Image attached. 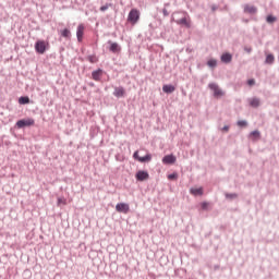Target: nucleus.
Returning a JSON list of instances; mask_svg holds the SVG:
<instances>
[{"label": "nucleus", "instance_id": "f257e3e1", "mask_svg": "<svg viewBox=\"0 0 279 279\" xmlns=\"http://www.w3.org/2000/svg\"><path fill=\"white\" fill-rule=\"evenodd\" d=\"M208 88L214 93V97L216 99H221V97L226 96V92H223V89H221L217 83H209Z\"/></svg>", "mask_w": 279, "mask_h": 279}, {"label": "nucleus", "instance_id": "f03ea898", "mask_svg": "<svg viewBox=\"0 0 279 279\" xmlns=\"http://www.w3.org/2000/svg\"><path fill=\"white\" fill-rule=\"evenodd\" d=\"M138 19H141V12L137 9H132L128 16L129 23L136 25V23H138Z\"/></svg>", "mask_w": 279, "mask_h": 279}, {"label": "nucleus", "instance_id": "7ed1b4c3", "mask_svg": "<svg viewBox=\"0 0 279 279\" xmlns=\"http://www.w3.org/2000/svg\"><path fill=\"white\" fill-rule=\"evenodd\" d=\"M36 121H34V119L32 118L22 119L16 122V128H19L20 130L23 128H32V125H34Z\"/></svg>", "mask_w": 279, "mask_h": 279}, {"label": "nucleus", "instance_id": "20e7f679", "mask_svg": "<svg viewBox=\"0 0 279 279\" xmlns=\"http://www.w3.org/2000/svg\"><path fill=\"white\" fill-rule=\"evenodd\" d=\"M47 47H49V44L46 43L45 40H37L35 44V50L37 53H45L47 51Z\"/></svg>", "mask_w": 279, "mask_h": 279}, {"label": "nucleus", "instance_id": "39448f33", "mask_svg": "<svg viewBox=\"0 0 279 279\" xmlns=\"http://www.w3.org/2000/svg\"><path fill=\"white\" fill-rule=\"evenodd\" d=\"M134 160L137 162H151V154H146L144 157L138 156V150L133 154Z\"/></svg>", "mask_w": 279, "mask_h": 279}, {"label": "nucleus", "instance_id": "423d86ee", "mask_svg": "<svg viewBox=\"0 0 279 279\" xmlns=\"http://www.w3.org/2000/svg\"><path fill=\"white\" fill-rule=\"evenodd\" d=\"M117 213L128 215L130 213V205L128 203H119L116 205Z\"/></svg>", "mask_w": 279, "mask_h": 279}, {"label": "nucleus", "instance_id": "0eeeda50", "mask_svg": "<svg viewBox=\"0 0 279 279\" xmlns=\"http://www.w3.org/2000/svg\"><path fill=\"white\" fill-rule=\"evenodd\" d=\"M135 178L138 182H145V180H149V172L145 170H140L135 174Z\"/></svg>", "mask_w": 279, "mask_h": 279}, {"label": "nucleus", "instance_id": "6e6552de", "mask_svg": "<svg viewBox=\"0 0 279 279\" xmlns=\"http://www.w3.org/2000/svg\"><path fill=\"white\" fill-rule=\"evenodd\" d=\"M86 29V26L84 24H80L76 29V38L78 43H82L84 40V31Z\"/></svg>", "mask_w": 279, "mask_h": 279}, {"label": "nucleus", "instance_id": "1a4fd4ad", "mask_svg": "<svg viewBox=\"0 0 279 279\" xmlns=\"http://www.w3.org/2000/svg\"><path fill=\"white\" fill-rule=\"evenodd\" d=\"M175 23H178V25H184V27H191V17L183 16L182 19L177 20Z\"/></svg>", "mask_w": 279, "mask_h": 279}, {"label": "nucleus", "instance_id": "9d476101", "mask_svg": "<svg viewBox=\"0 0 279 279\" xmlns=\"http://www.w3.org/2000/svg\"><path fill=\"white\" fill-rule=\"evenodd\" d=\"M113 95L119 99L121 97H125V88L119 86L114 87Z\"/></svg>", "mask_w": 279, "mask_h": 279}, {"label": "nucleus", "instance_id": "9b49d317", "mask_svg": "<svg viewBox=\"0 0 279 279\" xmlns=\"http://www.w3.org/2000/svg\"><path fill=\"white\" fill-rule=\"evenodd\" d=\"M244 12L245 14H256L258 12V9H256V7L252 4H245Z\"/></svg>", "mask_w": 279, "mask_h": 279}, {"label": "nucleus", "instance_id": "f8f14e48", "mask_svg": "<svg viewBox=\"0 0 279 279\" xmlns=\"http://www.w3.org/2000/svg\"><path fill=\"white\" fill-rule=\"evenodd\" d=\"M163 165H174L175 162V156L173 155H167L162 158Z\"/></svg>", "mask_w": 279, "mask_h": 279}, {"label": "nucleus", "instance_id": "ddd939ff", "mask_svg": "<svg viewBox=\"0 0 279 279\" xmlns=\"http://www.w3.org/2000/svg\"><path fill=\"white\" fill-rule=\"evenodd\" d=\"M221 62H225V64H230L232 62V54L226 52L220 58Z\"/></svg>", "mask_w": 279, "mask_h": 279}, {"label": "nucleus", "instance_id": "4468645a", "mask_svg": "<svg viewBox=\"0 0 279 279\" xmlns=\"http://www.w3.org/2000/svg\"><path fill=\"white\" fill-rule=\"evenodd\" d=\"M162 90H163V93H166L167 95H169V94L175 92V86H173V85H163V86H162Z\"/></svg>", "mask_w": 279, "mask_h": 279}, {"label": "nucleus", "instance_id": "2eb2a0df", "mask_svg": "<svg viewBox=\"0 0 279 279\" xmlns=\"http://www.w3.org/2000/svg\"><path fill=\"white\" fill-rule=\"evenodd\" d=\"M248 104L252 108H258V106H260V99L251 98V99H248Z\"/></svg>", "mask_w": 279, "mask_h": 279}, {"label": "nucleus", "instance_id": "dca6fc26", "mask_svg": "<svg viewBox=\"0 0 279 279\" xmlns=\"http://www.w3.org/2000/svg\"><path fill=\"white\" fill-rule=\"evenodd\" d=\"M190 193H191L192 195H195V196H197V195H204V190H203L202 187H192V189L190 190Z\"/></svg>", "mask_w": 279, "mask_h": 279}, {"label": "nucleus", "instance_id": "f3484780", "mask_svg": "<svg viewBox=\"0 0 279 279\" xmlns=\"http://www.w3.org/2000/svg\"><path fill=\"white\" fill-rule=\"evenodd\" d=\"M109 50L112 51V53H119L121 47H119V44L117 43H111Z\"/></svg>", "mask_w": 279, "mask_h": 279}, {"label": "nucleus", "instance_id": "a211bd4d", "mask_svg": "<svg viewBox=\"0 0 279 279\" xmlns=\"http://www.w3.org/2000/svg\"><path fill=\"white\" fill-rule=\"evenodd\" d=\"M101 73H102L101 70L94 71L92 73L93 80H95V82H99V80H101Z\"/></svg>", "mask_w": 279, "mask_h": 279}, {"label": "nucleus", "instance_id": "6ab92c4d", "mask_svg": "<svg viewBox=\"0 0 279 279\" xmlns=\"http://www.w3.org/2000/svg\"><path fill=\"white\" fill-rule=\"evenodd\" d=\"M250 138H251V141H258V138H260V132H258V131H253V132L250 134Z\"/></svg>", "mask_w": 279, "mask_h": 279}, {"label": "nucleus", "instance_id": "aec40b11", "mask_svg": "<svg viewBox=\"0 0 279 279\" xmlns=\"http://www.w3.org/2000/svg\"><path fill=\"white\" fill-rule=\"evenodd\" d=\"M61 36H63V38H71V31H69V28L63 29Z\"/></svg>", "mask_w": 279, "mask_h": 279}, {"label": "nucleus", "instance_id": "412c9836", "mask_svg": "<svg viewBox=\"0 0 279 279\" xmlns=\"http://www.w3.org/2000/svg\"><path fill=\"white\" fill-rule=\"evenodd\" d=\"M57 206H66V198L59 197L57 201Z\"/></svg>", "mask_w": 279, "mask_h": 279}, {"label": "nucleus", "instance_id": "4be33fe9", "mask_svg": "<svg viewBox=\"0 0 279 279\" xmlns=\"http://www.w3.org/2000/svg\"><path fill=\"white\" fill-rule=\"evenodd\" d=\"M276 59H275V57H274V54H268L267 57H266V62H267V64H274V61H275Z\"/></svg>", "mask_w": 279, "mask_h": 279}, {"label": "nucleus", "instance_id": "5701e85b", "mask_svg": "<svg viewBox=\"0 0 279 279\" xmlns=\"http://www.w3.org/2000/svg\"><path fill=\"white\" fill-rule=\"evenodd\" d=\"M207 65L210 66L211 69H215V66H217V60L210 59V60L207 62Z\"/></svg>", "mask_w": 279, "mask_h": 279}, {"label": "nucleus", "instance_id": "b1692460", "mask_svg": "<svg viewBox=\"0 0 279 279\" xmlns=\"http://www.w3.org/2000/svg\"><path fill=\"white\" fill-rule=\"evenodd\" d=\"M19 104H22V105L29 104V97H20Z\"/></svg>", "mask_w": 279, "mask_h": 279}, {"label": "nucleus", "instance_id": "393cba45", "mask_svg": "<svg viewBox=\"0 0 279 279\" xmlns=\"http://www.w3.org/2000/svg\"><path fill=\"white\" fill-rule=\"evenodd\" d=\"M266 21H267V23H276V21H278V19H276V16H274V15H268L266 17Z\"/></svg>", "mask_w": 279, "mask_h": 279}, {"label": "nucleus", "instance_id": "a878e982", "mask_svg": "<svg viewBox=\"0 0 279 279\" xmlns=\"http://www.w3.org/2000/svg\"><path fill=\"white\" fill-rule=\"evenodd\" d=\"M238 125H239V128H247V121L240 120V121H238Z\"/></svg>", "mask_w": 279, "mask_h": 279}, {"label": "nucleus", "instance_id": "bb28decb", "mask_svg": "<svg viewBox=\"0 0 279 279\" xmlns=\"http://www.w3.org/2000/svg\"><path fill=\"white\" fill-rule=\"evenodd\" d=\"M226 197H227V199H236L239 197V195L235 193H232V194H226Z\"/></svg>", "mask_w": 279, "mask_h": 279}, {"label": "nucleus", "instance_id": "cd10ccee", "mask_svg": "<svg viewBox=\"0 0 279 279\" xmlns=\"http://www.w3.org/2000/svg\"><path fill=\"white\" fill-rule=\"evenodd\" d=\"M88 61L92 63V64H95L98 62V59L95 57V56H89L88 57Z\"/></svg>", "mask_w": 279, "mask_h": 279}, {"label": "nucleus", "instance_id": "c85d7f7f", "mask_svg": "<svg viewBox=\"0 0 279 279\" xmlns=\"http://www.w3.org/2000/svg\"><path fill=\"white\" fill-rule=\"evenodd\" d=\"M178 179V174L177 173H172L168 175V180H177Z\"/></svg>", "mask_w": 279, "mask_h": 279}, {"label": "nucleus", "instance_id": "c756f323", "mask_svg": "<svg viewBox=\"0 0 279 279\" xmlns=\"http://www.w3.org/2000/svg\"><path fill=\"white\" fill-rule=\"evenodd\" d=\"M201 207L203 208V210H208V203H202Z\"/></svg>", "mask_w": 279, "mask_h": 279}, {"label": "nucleus", "instance_id": "7c9ffc66", "mask_svg": "<svg viewBox=\"0 0 279 279\" xmlns=\"http://www.w3.org/2000/svg\"><path fill=\"white\" fill-rule=\"evenodd\" d=\"M248 86H254L256 84V81L254 78L247 81Z\"/></svg>", "mask_w": 279, "mask_h": 279}, {"label": "nucleus", "instance_id": "2f4dec72", "mask_svg": "<svg viewBox=\"0 0 279 279\" xmlns=\"http://www.w3.org/2000/svg\"><path fill=\"white\" fill-rule=\"evenodd\" d=\"M108 10V4L100 7V12H106Z\"/></svg>", "mask_w": 279, "mask_h": 279}, {"label": "nucleus", "instance_id": "473e14b6", "mask_svg": "<svg viewBox=\"0 0 279 279\" xmlns=\"http://www.w3.org/2000/svg\"><path fill=\"white\" fill-rule=\"evenodd\" d=\"M225 132H228V130H230V126H223L222 129Z\"/></svg>", "mask_w": 279, "mask_h": 279}, {"label": "nucleus", "instance_id": "72a5a7b5", "mask_svg": "<svg viewBox=\"0 0 279 279\" xmlns=\"http://www.w3.org/2000/svg\"><path fill=\"white\" fill-rule=\"evenodd\" d=\"M245 51H247V53L252 52V48H245Z\"/></svg>", "mask_w": 279, "mask_h": 279}]
</instances>
